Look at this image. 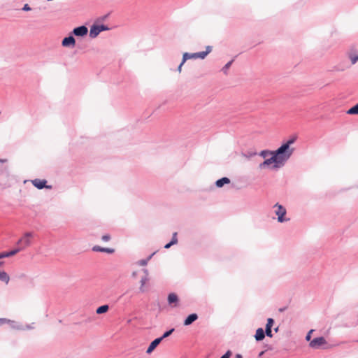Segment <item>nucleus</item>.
Returning <instances> with one entry per match:
<instances>
[{
	"instance_id": "obj_30",
	"label": "nucleus",
	"mask_w": 358,
	"mask_h": 358,
	"mask_svg": "<svg viewBox=\"0 0 358 358\" xmlns=\"http://www.w3.org/2000/svg\"><path fill=\"white\" fill-rule=\"evenodd\" d=\"M265 333H266V334L268 337H272V336H273V335H272V332H271V328H266Z\"/></svg>"
},
{
	"instance_id": "obj_13",
	"label": "nucleus",
	"mask_w": 358,
	"mask_h": 358,
	"mask_svg": "<svg viewBox=\"0 0 358 358\" xmlns=\"http://www.w3.org/2000/svg\"><path fill=\"white\" fill-rule=\"evenodd\" d=\"M198 318V315L196 313H192L189 315L184 321V325L188 326L190 325L192 322L196 320Z\"/></svg>"
},
{
	"instance_id": "obj_28",
	"label": "nucleus",
	"mask_w": 358,
	"mask_h": 358,
	"mask_svg": "<svg viewBox=\"0 0 358 358\" xmlns=\"http://www.w3.org/2000/svg\"><path fill=\"white\" fill-rule=\"evenodd\" d=\"M103 241L107 242L110 240V236L109 234H105L101 237Z\"/></svg>"
},
{
	"instance_id": "obj_5",
	"label": "nucleus",
	"mask_w": 358,
	"mask_h": 358,
	"mask_svg": "<svg viewBox=\"0 0 358 358\" xmlns=\"http://www.w3.org/2000/svg\"><path fill=\"white\" fill-rule=\"evenodd\" d=\"M197 59L196 52V53H192V54L188 53V52H185L183 54L182 62L180 63V64L179 65V66L178 68V71L179 73L181 72L182 66L184 64V63L187 59Z\"/></svg>"
},
{
	"instance_id": "obj_35",
	"label": "nucleus",
	"mask_w": 358,
	"mask_h": 358,
	"mask_svg": "<svg viewBox=\"0 0 358 358\" xmlns=\"http://www.w3.org/2000/svg\"><path fill=\"white\" fill-rule=\"evenodd\" d=\"M268 155H270V152H268V151H262V152H261V155H262V157H267V156H268Z\"/></svg>"
},
{
	"instance_id": "obj_25",
	"label": "nucleus",
	"mask_w": 358,
	"mask_h": 358,
	"mask_svg": "<svg viewBox=\"0 0 358 358\" xmlns=\"http://www.w3.org/2000/svg\"><path fill=\"white\" fill-rule=\"evenodd\" d=\"M174 331V329H171V330L165 332L163 336L162 337H160L159 338H162V341L165 338H167L168 336H169L172 333L173 331Z\"/></svg>"
},
{
	"instance_id": "obj_36",
	"label": "nucleus",
	"mask_w": 358,
	"mask_h": 358,
	"mask_svg": "<svg viewBox=\"0 0 358 358\" xmlns=\"http://www.w3.org/2000/svg\"><path fill=\"white\" fill-rule=\"evenodd\" d=\"M174 245V244H173V243H172V242L171 241L170 243H167V244L164 246V248H165L166 249H168V248H170L171 245Z\"/></svg>"
},
{
	"instance_id": "obj_32",
	"label": "nucleus",
	"mask_w": 358,
	"mask_h": 358,
	"mask_svg": "<svg viewBox=\"0 0 358 358\" xmlns=\"http://www.w3.org/2000/svg\"><path fill=\"white\" fill-rule=\"evenodd\" d=\"M313 332V329H311L310 331H309V332H308V334L306 335V340H307L308 341H310L311 334H312Z\"/></svg>"
},
{
	"instance_id": "obj_3",
	"label": "nucleus",
	"mask_w": 358,
	"mask_h": 358,
	"mask_svg": "<svg viewBox=\"0 0 358 358\" xmlns=\"http://www.w3.org/2000/svg\"><path fill=\"white\" fill-rule=\"evenodd\" d=\"M31 237L32 234L31 233H26L17 242V244L21 245L20 248L23 250L28 247L31 243Z\"/></svg>"
},
{
	"instance_id": "obj_8",
	"label": "nucleus",
	"mask_w": 358,
	"mask_h": 358,
	"mask_svg": "<svg viewBox=\"0 0 358 358\" xmlns=\"http://www.w3.org/2000/svg\"><path fill=\"white\" fill-rule=\"evenodd\" d=\"M87 28L85 26H80L73 29V33L77 36H84L87 34Z\"/></svg>"
},
{
	"instance_id": "obj_16",
	"label": "nucleus",
	"mask_w": 358,
	"mask_h": 358,
	"mask_svg": "<svg viewBox=\"0 0 358 358\" xmlns=\"http://www.w3.org/2000/svg\"><path fill=\"white\" fill-rule=\"evenodd\" d=\"M212 50V48L210 46L206 47V50L203 52H196L197 59H204L208 54H209Z\"/></svg>"
},
{
	"instance_id": "obj_10",
	"label": "nucleus",
	"mask_w": 358,
	"mask_h": 358,
	"mask_svg": "<svg viewBox=\"0 0 358 358\" xmlns=\"http://www.w3.org/2000/svg\"><path fill=\"white\" fill-rule=\"evenodd\" d=\"M143 272L145 273V275L141 278V287L140 289L142 292H144V287L145 286L146 283L149 281V274L147 269H143Z\"/></svg>"
},
{
	"instance_id": "obj_41",
	"label": "nucleus",
	"mask_w": 358,
	"mask_h": 358,
	"mask_svg": "<svg viewBox=\"0 0 358 358\" xmlns=\"http://www.w3.org/2000/svg\"><path fill=\"white\" fill-rule=\"evenodd\" d=\"M263 354H264V352H261L259 353V356H262Z\"/></svg>"
},
{
	"instance_id": "obj_11",
	"label": "nucleus",
	"mask_w": 358,
	"mask_h": 358,
	"mask_svg": "<svg viewBox=\"0 0 358 358\" xmlns=\"http://www.w3.org/2000/svg\"><path fill=\"white\" fill-rule=\"evenodd\" d=\"M162 342V338H156L150 344L149 347L147 349L146 352L148 354H150L156 347Z\"/></svg>"
},
{
	"instance_id": "obj_40",
	"label": "nucleus",
	"mask_w": 358,
	"mask_h": 358,
	"mask_svg": "<svg viewBox=\"0 0 358 358\" xmlns=\"http://www.w3.org/2000/svg\"><path fill=\"white\" fill-rule=\"evenodd\" d=\"M3 258V255L2 252L0 253V259Z\"/></svg>"
},
{
	"instance_id": "obj_4",
	"label": "nucleus",
	"mask_w": 358,
	"mask_h": 358,
	"mask_svg": "<svg viewBox=\"0 0 358 358\" xmlns=\"http://www.w3.org/2000/svg\"><path fill=\"white\" fill-rule=\"evenodd\" d=\"M326 343L327 342L324 338L318 337L310 341L309 345L312 348L317 349L320 348L321 346L325 345Z\"/></svg>"
},
{
	"instance_id": "obj_33",
	"label": "nucleus",
	"mask_w": 358,
	"mask_h": 358,
	"mask_svg": "<svg viewBox=\"0 0 358 358\" xmlns=\"http://www.w3.org/2000/svg\"><path fill=\"white\" fill-rule=\"evenodd\" d=\"M100 29V31L108 30V28L104 25H98Z\"/></svg>"
},
{
	"instance_id": "obj_18",
	"label": "nucleus",
	"mask_w": 358,
	"mask_h": 358,
	"mask_svg": "<svg viewBox=\"0 0 358 358\" xmlns=\"http://www.w3.org/2000/svg\"><path fill=\"white\" fill-rule=\"evenodd\" d=\"M20 250H22V248H19L14 249V250L10 251V252H3L2 254L3 255V258L9 257H11V256H14L17 252H19Z\"/></svg>"
},
{
	"instance_id": "obj_21",
	"label": "nucleus",
	"mask_w": 358,
	"mask_h": 358,
	"mask_svg": "<svg viewBox=\"0 0 358 358\" xmlns=\"http://www.w3.org/2000/svg\"><path fill=\"white\" fill-rule=\"evenodd\" d=\"M108 309H109V307L108 305H103V306L99 307L96 309V313L97 314H102V313H106L108 310Z\"/></svg>"
},
{
	"instance_id": "obj_2",
	"label": "nucleus",
	"mask_w": 358,
	"mask_h": 358,
	"mask_svg": "<svg viewBox=\"0 0 358 358\" xmlns=\"http://www.w3.org/2000/svg\"><path fill=\"white\" fill-rule=\"evenodd\" d=\"M274 207L277 208L275 210V214L278 216V221L279 222H283L284 221L287 220L284 217L286 214V209L282 205L278 203H276Z\"/></svg>"
},
{
	"instance_id": "obj_14",
	"label": "nucleus",
	"mask_w": 358,
	"mask_h": 358,
	"mask_svg": "<svg viewBox=\"0 0 358 358\" xmlns=\"http://www.w3.org/2000/svg\"><path fill=\"white\" fill-rule=\"evenodd\" d=\"M100 32L101 31H100L99 26L93 25L91 27L90 31V36L91 38H95L99 34Z\"/></svg>"
},
{
	"instance_id": "obj_12",
	"label": "nucleus",
	"mask_w": 358,
	"mask_h": 358,
	"mask_svg": "<svg viewBox=\"0 0 358 358\" xmlns=\"http://www.w3.org/2000/svg\"><path fill=\"white\" fill-rule=\"evenodd\" d=\"M92 250L94 252H106L108 254H112L114 252L115 250L113 248H102L99 245H95L93 247Z\"/></svg>"
},
{
	"instance_id": "obj_42",
	"label": "nucleus",
	"mask_w": 358,
	"mask_h": 358,
	"mask_svg": "<svg viewBox=\"0 0 358 358\" xmlns=\"http://www.w3.org/2000/svg\"><path fill=\"white\" fill-rule=\"evenodd\" d=\"M3 264V262H0V266H1Z\"/></svg>"
},
{
	"instance_id": "obj_7",
	"label": "nucleus",
	"mask_w": 358,
	"mask_h": 358,
	"mask_svg": "<svg viewBox=\"0 0 358 358\" xmlns=\"http://www.w3.org/2000/svg\"><path fill=\"white\" fill-rule=\"evenodd\" d=\"M178 297L175 293H171L168 296V303L173 307H177L178 306Z\"/></svg>"
},
{
	"instance_id": "obj_19",
	"label": "nucleus",
	"mask_w": 358,
	"mask_h": 358,
	"mask_svg": "<svg viewBox=\"0 0 358 358\" xmlns=\"http://www.w3.org/2000/svg\"><path fill=\"white\" fill-rule=\"evenodd\" d=\"M349 57L352 64H355L358 60V53L354 52V50H351L349 53Z\"/></svg>"
},
{
	"instance_id": "obj_26",
	"label": "nucleus",
	"mask_w": 358,
	"mask_h": 358,
	"mask_svg": "<svg viewBox=\"0 0 358 358\" xmlns=\"http://www.w3.org/2000/svg\"><path fill=\"white\" fill-rule=\"evenodd\" d=\"M273 323H274V320L272 318H268L267 320L266 328H271L273 325Z\"/></svg>"
},
{
	"instance_id": "obj_27",
	"label": "nucleus",
	"mask_w": 358,
	"mask_h": 358,
	"mask_svg": "<svg viewBox=\"0 0 358 358\" xmlns=\"http://www.w3.org/2000/svg\"><path fill=\"white\" fill-rule=\"evenodd\" d=\"M10 320H8L6 318H0V326L5 324L10 323Z\"/></svg>"
},
{
	"instance_id": "obj_37",
	"label": "nucleus",
	"mask_w": 358,
	"mask_h": 358,
	"mask_svg": "<svg viewBox=\"0 0 358 358\" xmlns=\"http://www.w3.org/2000/svg\"><path fill=\"white\" fill-rule=\"evenodd\" d=\"M287 307H284V308H280V309H279V311H280V312H282V311H284L285 310H286V309H287Z\"/></svg>"
},
{
	"instance_id": "obj_34",
	"label": "nucleus",
	"mask_w": 358,
	"mask_h": 358,
	"mask_svg": "<svg viewBox=\"0 0 358 358\" xmlns=\"http://www.w3.org/2000/svg\"><path fill=\"white\" fill-rule=\"evenodd\" d=\"M22 10L24 11H29L31 10V8L29 7V6L28 4H25L24 6V7L22 8Z\"/></svg>"
},
{
	"instance_id": "obj_24",
	"label": "nucleus",
	"mask_w": 358,
	"mask_h": 358,
	"mask_svg": "<svg viewBox=\"0 0 358 358\" xmlns=\"http://www.w3.org/2000/svg\"><path fill=\"white\" fill-rule=\"evenodd\" d=\"M233 62V60L229 61L226 65L223 67L222 71L224 73H227L228 69L231 66V64Z\"/></svg>"
},
{
	"instance_id": "obj_9",
	"label": "nucleus",
	"mask_w": 358,
	"mask_h": 358,
	"mask_svg": "<svg viewBox=\"0 0 358 358\" xmlns=\"http://www.w3.org/2000/svg\"><path fill=\"white\" fill-rule=\"evenodd\" d=\"M62 44L64 47H74L76 45V41L72 36H70L64 38L62 40Z\"/></svg>"
},
{
	"instance_id": "obj_20",
	"label": "nucleus",
	"mask_w": 358,
	"mask_h": 358,
	"mask_svg": "<svg viewBox=\"0 0 358 358\" xmlns=\"http://www.w3.org/2000/svg\"><path fill=\"white\" fill-rule=\"evenodd\" d=\"M230 182V180L228 178H222L216 181V186L218 187H222L224 184H228Z\"/></svg>"
},
{
	"instance_id": "obj_23",
	"label": "nucleus",
	"mask_w": 358,
	"mask_h": 358,
	"mask_svg": "<svg viewBox=\"0 0 358 358\" xmlns=\"http://www.w3.org/2000/svg\"><path fill=\"white\" fill-rule=\"evenodd\" d=\"M152 255L149 256L146 259H141L140 261L138 262V264L140 265V266H145L148 261L151 259Z\"/></svg>"
},
{
	"instance_id": "obj_6",
	"label": "nucleus",
	"mask_w": 358,
	"mask_h": 358,
	"mask_svg": "<svg viewBox=\"0 0 358 358\" xmlns=\"http://www.w3.org/2000/svg\"><path fill=\"white\" fill-rule=\"evenodd\" d=\"M34 187H36V188L41 189H43L44 187H46V188H50V186H47L46 185V183H47V181L45 180H41V179H34L31 181Z\"/></svg>"
},
{
	"instance_id": "obj_39",
	"label": "nucleus",
	"mask_w": 358,
	"mask_h": 358,
	"mask_svg": "<svg viewBox=\"0 0 358 358\" xmlns=\"http://www.w3.org/2000/svg\"><path fill=\"white\" fill-rule=\"evenodd\" d=\"M236 358H242V355H240V354H237V355H236Z\"/></svg>"
},
{
	"instance_id": "obj_17",
	"label": "nucleus",
	"mask_w": 358,
	"mask_h": 358,
	"mask_svg": "<svg viewBox=\"0 0 358 358\" xmlns=\"http://www.w3.org/2000/svg\"><path fill=\"white\" fill-rule=\"evenodd\" d=\"M0 280L4 282L6 285L10 281V277L8 273L3 271H0Z\"/></svg>"
},
{
	"instance_id": "obj_29",
	"label": "nucleus",
	"mask_w": 358,
	"mask_h": 358,
	"mask_svg": "<svg viewBox=\"0 0 358 358\" xmlns=\"http://www.w3.org/2000/svg\"><path fill=\"white\" fill-rule=\"evenodd\" d=\"M172 243L173 244H176L178 243V238H177V233L175 232L173 234V238H172V241H171Z\"/></svg>"
},
{
	"instance_id": "obj_1",
	"label": "nucleus",
	"mask_w": 358,
	"mask_h": 358,
	"mask_svg": "<svg viewBox=\"0 0 358 358\" xmlns=\"http://www.w3.org/2000/svg\"><path fill=\"white\" fill-rule=\"evenodd\" d=\"M293 143L294 140H290L286 143L282 145L275 152H270L271 157L260 164L259 168L263 169L271 165H273V168H278L282 166L284 162L289 158L293 152V149L289 147L290 144Z\"/></svg>"
},
{
	"instance_id": "obj_22",
	"label": "nucleus",
	"mask_w": 358,
	"mask_h": 358,
	"mask_svg": "<svg viewBox=\"0 0 358 358\" xmlns=\"http://www.w3.org/2000/svg\"><path fill=\"white\" fill-rule=\"evenodd\" d=\"M347 113L349 115H358V103L353 107L350 108L347 111Z\"/></svg>"
},
{
	"instance_id": "obj_15",
	"label": "nucleus",
	"mask_w": 358,
	"mask_h": 358,
	"mask_svg": "<svg viewBox=\"0 0 358 358\" xmlns=\"http://www.w3.org/2000/svg\"><path fill=\"white\" fill-rule=\"evenodd\" d=\"M265 337V333L262 328H259L256 331V334L255 335V338L257 341H262Z\"/></svg>"
},
{
	"instance_id": "obj_31",
	"label": "nucleus",
	"mask_w": 358,
	"mask_h": 358,
	"mask_svg": "<svg viewBox=\"0 0 358 358\" xmlns=\"http://www.w3.org/2000/svg\"><path fill=\"white\" fill-rule=\"evenodd\" d=\"M231 355V351L228 350L224 355H222L220 358H229Z\"/></svg>"
},
{
	"instance_id": "obj_38",
	"label": "nucleus",
	"mask_w": 358,
	"mask_h": 358,
	"mask_svg": "<svg viewBox=\"0 0 358 358\" xmlns=\"http://www.w3.org/2000/svg\"><path fill=\"white\" fill-rule=\"evenodd\" d=\"M7 162V159H0V162L1 163H4V162Z\"/></svg>"
}]
</instances>
